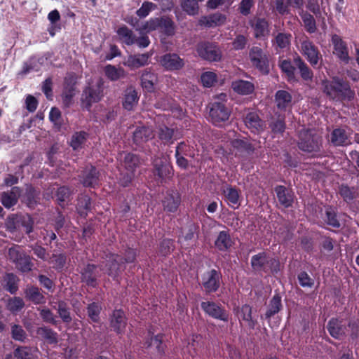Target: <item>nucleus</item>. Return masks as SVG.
Returning <instances> with one entry per match:
<instances>
[{"label": "nucleus", "instance_id": "f257e3e1", "mask_svg": "<svg viewBox=\"0 0 359 359\" xmlns=\"http://www.w3.org/2000/svg\"><path fill=\"white\" fill-rule=\"evenodd\" d=\"M320 85L323 93L331 101L350 102L355 97V90L350 82L341 76H334L330 79H323Z\"/></svg>", "mask_w": 359, "mask_h": 359}, {"label": "nucleus", "instance_id": "f03ea898", "mask_svg": "<svg viewBox=\"0 0 359 359\" xmlns=\"http://www.w3.org/2000/svg\"><path fill=\"white\" fill-rule=\"evenodd\" d=\"M250 264L252 270L259 273H276L280 271L278 259L271 257L264 251L253 255Z\"/></svg>", "mask_w": 359, "mask_h": 359}, {"label": "nucleus", "instance_id": "7ed1b4c3", "mask_svg": "<svg viewBox=\"0 0 359 359\" xmlns=\"http://www.w3.org/2000/svg\"><path fill=\"white\" fill-rule=\"evenodd\" d=\"M152 173L158 184H163L172 178L174 169L168 156H156L152 161Z\"/></svg>", "mask_w": 359, "mask_h": 359}, {"label": "nucleus", "instance_id": "20e7f679", "mask_svg": "<svg viewBox=\"0 0 359 359\" xmlns=\"http://www.w3.org/2000/svg\"><path fill=\"white\" fill-rule=\"evenodd\" d=\"M298 148L306 153H317L322 147V137L313 130L302 129L298 134Z\"/></svg>", "mask_w": 359, "mask_h": 359}, {"label": "nucleus", "instance_id": "39448f33", "mask_svg": "<svg viewBox=\"0 0 359 359\" xmlns=\"http://www.w3.org/2000/svg\"><path fill=\"white\" fill-rule=\"evenodd\" d=\"M104 81L99 78L95 83H89L83 90L81 104L84 109L90 110L93 103L100 102L103 97Z\"/></svg>", "mask_w": 359, "mask_h": 359}, {"label": "nucleus", "instance_id": "423d86ee", "mask_svg": "<svg viewBox=\"0 0 359 359\" xmlns=\"http://www.w3.org/2000/svg\"><path fill=\"white\" fill-rule=\"evenodd\" d=\"M8 255L10 261L15 264V268L22 273L32 271L34 266L31 257L27 255L23 249L15 245L8 249Z\"/></svg>", "mask_w": 359, "mask_h": 359}, {"label": "nucleus", "instance_id": "0eeeda50", "mask_svg": "<svg viewBox=\"0 0 359 359\" xmlns=\"http://www.w3.org/2000/svg\"><path fill=\"white\" fill-rule=\"evenodd\" d=\"M175 23L171 18L168 16L151 18L143 25V30L147 32L159 30L160 32L167 36L175 34Z\"/></svg>", "mask_w": 359, "mask_h": 359}, {"label": "nucleus", "instance_id": "6e6552de", "mask_svg": "<svg viewBox=\"0 0 359 359\" xmlns=\"http://www.w3.org/2000/svg\"><path fill=\"white\" fill-rule=\"evenodd\" d=\"M196 51L202 60L210 62H219L222 57V50L215 42L201 41L196 46Z\"/></svg>", "mask_w": 359, "mask_h": 359}, {"label": "nucleus", "instance_id": "1a4fd4ad", "mask_svg": "<svg viewBox=\"0 0 359 359\" xmlns=\"http://www.w3.org/2000/svg\"><path fill=\"white\" fill-rule=\"evenodd\" d=\"M300 52L313 68L322 67L323 56L318 47L307 36L301 40Z\"/></svg>", "mask_w": 359, "mask_h": 359}, {"label": "nucleus", "instance_id": "9d476101", "mask_svg": "<svg viewBox=\"0 0 359 359\" xmlns=\"http://www.w3.org/2000/svg\"><path fill=\"white\" fill-rule=\"evenodd\" d=\"M222 275L215 269L204 272L201 276V285L205 294L216 292L220 287Z\"/></svg>", "mask_w": 359, "mask_h": 359}, {"label": "nucleus", "instance_id": "9b49d317", "mask_svg": "<svg viewBox=\"0 0 359 359\" xmlns=\"http://www.w3.org/2000/svg\"><path fill=\"white\" fill-rule=\"evenodd\" d=\"M104 259L106 260L105 267L107 275L114 280H116L126 268L121 256L116 253L107 252H105Z\"/></svg>", "mask_w": 359, "mask_h": 359}, {"label": "nucleus", "instance_id": "f8f14e48", "mask_svg": "<svg viewBox=\"0 0 359 359\" xmlns=\"http://www.w3.org/2000/svg\"><path fill=\"white\" fill-rule=\"evenodd\" d=\"M201 309L212 318L223 322H228L229 311L220 303L214 301H205L201 303Z\"/></svg>", "mask_w": 359, "mask_h": 359}, {"label": "nucleus", "instance_id": "ddd939ff", "mask_svg": "<svg viewBox=\"0 0 359 359\" xmlns=\"http://www.w3.org/2000/svg\"><path fill=\"white\" fill-rule=\"evenodd\" d=\"M209 115L212 123L215 126H219L229 120L231 109L224 102L215 101L210 104Z\"/></svg>", "mask_w": 359, "mask_h": 359}, {"label": "nucleus", "instance_id": "4468645a", "mask_svg": "<svg viewBox=\"0 0 359 359\" xmlns=\"http://www.w3.org/2000/svg\"><path fill=\"white\" fill-rule=\"evenodd\" d=\"M109 325L111 330L118 335H123L128 325V318L123 310L114 309L109 315Z\"/></svg>", "mask_w": 359, "mask_h": 359}, {"label": "nucleus", "instance_id": "2eb2a0df", "mask_svg": "<svg viewBox=\"0 0 359 359\" xmlns=\"http://www.w3.org/2000/svg\"><path fill=\"white\" fill-rule=\"evenodd\" d=\"M97 267V265L94 264L88 263L86 264L79 271L81 281L88 287H97L99 285L98 278L100 276Z\"/></svg>", "mask_w": 359, "mask_h": 359}, {"label": "nucleus", "instance_id": "dca6fc26", "mask_svg": "<svg viewBox=\"0 0 359 359\" xmlns=\"http://www.w3.org/2000/svg\"><path fill=\"white\" fill-rule=\"evenodd\" d=\"M100 173L95 166L86 165L79 175L81 184L85 187L95 188L99 184Z\"/></svg>", "mask_w": 359, "mask_h": 359}, {"label": "nucleus", "instance_id": "f3484780", "mask_svg": "<svg viewBox=\"0 0 359 359\" xmlns=\"http://www.w3.org/2000/svg\"><path fill=\"white\" fill-rule=\"evenodd\" d=\"M249 57L252 65L264 74L269 72V65L266 55L262 49L258 46H253L249 52Z\"/></svg>", "mask_w": 359, "mask_h": 359}, {"label": "nucleus", "instance_id": "a211bd4d", "mask_svg": "<svg viewBox=\"0 0 359 359\" xmlns=\"http://www.w3.org/2000/svg\"><path fill=\"white\" fill-rule=\"evenodd\" d=\"M182 197L177 189H170L166 191L162 200V206L166 212L175 213L181 204Z\"/></svg>", "mask_w": 359, "mask_h": 359}, {"label": "nucleus", "instance_id": "6ab92c4d", "mask_svg": "<svg viewBox=\"0 0 359 359\" xmlns=\"http://www.w3.org/2000/svg\"><path fill=\"white\" fill-rule=\"evenodd\" d=\"M332 43L334 46V53L337 58L347 65L350 62L351 57L348 54V49L346 43L337 34L332 36Z\"/></svg>", "mask_w": 359, "mask_h": 359}, {"label": "nucleus", "instance_id": "aec40b11", "mask_svg": "<svg viewBox=\"0 0 359 359\" xmlns=\"http://www.w3.org/2000/svg\"><path fill=\"white\" fill-rule=\"evenodd\" d=\"M160 64L168 71H177L184 66V61L176 53H165L160 57Z\"/></svg>", "mask_w": 359, "mask_h": 359}, {"label": "nucleus", "instance_id": "412c9836", "mask_svg": "<svg viewBox=\"0 0 359 359\" xmlns=\"http://www.w3.org/2000/svg\"><path fill=\"white\" fill-rule=\"evenodd\" d=\"M338 194L343 199V201L351 206L359 198V189L358 187H351L348 184L342 183L338 187Z\"/></svg>", "mask_w": 359, "mask_h": 359}, {"label": "nucleus", "instance_id": "4be33fe9", "mask_svg": "<svg viewBox=\"0 0 359 359\" xmlns=\"http://www.w3.org/2000/svg\"><path fill=\"white\" fill-rule=\"evenodd\" d=\"M327 329L336 339H342L346 335L347 326L343 319L332 318L327 323Z\"/></svg>", "mask_w": 359, "mask_h": 359}, {"label": "nucleus", "instance_id": "5701e85b", "mask_svg": "<svg viewBox=\"0 0 359 359\" xmlns=\"http://www.w3.org/2000/svg\"><path fill=\"white\" fill-rule=\"evenodd\" d=\"M120 154L121 164L126 171L135 173L137 168L141 165L140 155L128 151H122Z\"/></svg>", "mask_w": 359, "mask_h": 359}, {"label": "nucleus", "instance_id": "b1692460", "mask_svg": "<svg viewBox=\"0 0 359 359\" xmlns=\"http://www.w3.org/2000/svg\"><path fill=\"white\" fill-rule=\"evenodd\" d=\"M21 193L20 187H13L9 191L0 194V201L5 208L11 209L18 203Z\"/></svg>", "mask_w": 359, "mask_h": 359}, {"label": "nucleus", "instance_id": "393cba45", "mask_svg": "<svg viewBox=\"0 0 359 359\" xmlns=\"http://www.w3.org/2000/svg\"><path fill=\"white\" fill-rule=\"evenodd\" d=\"M41 192L32 185H27L22 195L21 201L30 209H34L40 203Z\"/></svg>", "mask_w": 359, "mask_h": 359}, {"label": "nucleus", "instance_id": "a878e982", "mask_svg": "<svg viewBox=\"0 0 359 359\" xmlns=\"http://www.w3.org/2000/svg\"><path fill=\"white\" fill-rule=\"evenodd\" d=\"M278 203L285 208H289L292 206L294 203V192L283 185H277L274 188Z\"/></svg>", "mask_w": 359, "mask_h": 359}, {"label": "nucleus", "instance_id": "bb28decb", "mask_svg": "<svg viewBox=\"0 0 359 359\" xmlns=\"http://www.w3.org/2000/svg\"><path fill=\"white\" fill-rule=\"evenodd\" d=\"M235 311L241 325H242L241 321H245L250 329H255L257 324V320L252 318V308L251 306L245 304L241 307L236 309Z\"/></svg>", "mask_w": 359, "mask_h": 359}, {"label": "nucleus", "instance_id": "cd10ccee", "mask_svg": "<svg viewBox=\"0 0 359 359\" xmlns=\"http://www.w3.org/2000/svg\"><path fill=\"white\" fill-rule=\"evenodd\" d=\"M36 333L39 339L50 345H57L59 342V334L47 325H41L36 328Z\"/></svg>", "mask_w": 359, "mask_h": 359}, {"label": "nucleus", "instance_id": "c85d7f7f", "mask_svg": "<svg viewBox=\"0 0 359 359\" xmlns=\"http://www.w3.org/2000/svg\"><path fill=\"white\" fill-rule=\"evenodd\" d=\"M158 137L163 144L170 145L180 138L178 130L169 128L165 125L159 126L158 128Z\"/></svg>", "mask_w": 359, "mask_h": 359}, {"label": "nucleus", "instance_id": "c756f323", "mask_svg": "<svg viewBox=\"0 0 359 359\" xmlns=\"http://www.w3.org/2000/svg\"><path fill=\"white\" fill-rule=\"evenodd\" d=\"M138 92L133 86H128L124 91L122 106L127 111H132L136 107L139 101Z\"/></svg>", "mask_w": 359, "mask_h": 359}, {"label": "nucleus", "instance_id": "7c9ffc66", "mask_svg": "<svg viewBox=\"0 0 359 359\" xmlns=\"http://www.w3.org/2000/svg\"><path fill=\"white\" fill-rule=\"evenodd\" d=\"M250 25L253 29L254 36L257 39H264L269 35V25L265 18H257L250 22Z\"/></svg>", "mask_w": 359, "mask_h": 359}, {"label": "nucleus", "instance_id": "2f4dec72", "mask_svg": "<svg viewBox=\"0 0 359 359\" xmlns=\"http://www.w3.org/2000/svg\"><path fill=\"white\" fill-rule=\"evenodd\" d=\"M323 221L325 224L334 229H341L343 226L342 222L338 217L337 208L327 205L325 206V215Z\"/></svg>", "mask_w": 359, "mask_h": 359}, {"label": "nucleus", "instance_id": "473e14b6", "mask_svg": "<svg viewBox=\"0 0 359 359\" xmlns=\"http://www.w3.org/2000/svg\"><path fill=\"white\" fill-rule=\"evenodd\" d=\"M244 121L245 126L255 133H259L263 131L265 127L264 121L254 111L248 113L245 117Z\"/></svg>", "mask_w": 359, "mask_h": 359}, {"label": "nucleus", "instance_id": "72a5a7b5", "mask_svg": "<svg viewBox=\"0 0 359 359\" xmlns=\"http://www.w3.org/2000/svg\"><path fill=\"white\" fill-rule=\"evenodd\" d=\"M304 3V0H275L276 10L279 14L284 15L290 13V6L303 9Z\"/></svg>", "mask_w": 359, "mask_h": 359}, {"label": "nucleus", "instance_id": "f704fd0d", "mask_svg": "<svg viewBox=\"0 0 359 359\" xmlns=\"http://www.w3.org/2000/svg\"><path fill=\"white\" fill-rule=\"evenodd\" d=\"M13 220L12 222H8V229L13 231L16 230L17 229V224L18 225H21L25 228V231L27 233H29L33 231V224L34 222L32 219V217L29 215H20V216H15L13 217Z\"/></svg>", "mask_w": 359, "mask_h": 359}, {"label": "nucleus", "instance_id": "c9c22d12", "mask_svg": "<svg viewBox=\"0 0 359 359\" xmlns=\"http://www.w3.org/2000/svg\"><path fill=\"white\" fill-rule=\"evenodd\" d=\"M154 137L153 130L150 127L139 126L133 132V140L136 145H141Z\"/></svg>", "mask_w": 359, "mask_h": 359}, {"label": "nucleus", "instance_id": "e433bc0d", "mask_svg": "<svg viewBox=\"0 0 359 359\" xmlns=\"http://www.w3.org/2000/svg\"><path fill=\"white\" fill-rule=\"evenodd\" d=\"M233 90L241 95H249L254 93L255 86L253 83L243 79H236L231 83Z\"/></svg>", "mask_w": 359, "mask_h": 359}, {"label": "nucleus", "instance_id": "4c0bfd02", "mask_svg": "<svg viewBox=\"0 0 359 359\" xmlns=\"http://www.w3.org/2000/svg\"><path fill=\"white\" fill-rule=\"evenodd\" d=\"M141 86L144 90L148 93H152L154 91L155 85L158 82V76L154 73L149 70L148 69H144L141 75Z\"/></svg>", "mask_w": 359, "mask_h": 359}, {"label": "nucleus", "instance_id": "58836bf2", "mask_svg": "<svg viewBox=\"0 0 359 359\" xmlns=\"http://www.w3.org/2000/svg\"><path fill=\"white\" fill-rule=\"evenodd\" d=\"M25 298L34 304H43L46 302V298L43 291L36 286L27 287L25 290Z\"/></svg>", "mask_w": 359, "mask_h": 359}, {"label": "nucleus", "instance_id": "ea45409f", "mask_svg": "<svg viewBox=\"0 0 359 359\" xmlns=\"http://www.w3.org/2000/svg\"><path fill=\"white\" fill-rule=\"evenodd\" d=\"M150 56L151 54L149 53L130 55L125 62V65L128 66L131 69L144 67L148 64Z\"/></svg>", "mask_w": 359, "mask_h": 359}, {"label": "nucleus", "instance_id": "a19ab883", "mask_svg": "<svg viewBox=\"0 0 359 359\" xmlns=\"http://www.w3.org/2000/svg\"><path fill=\"white\" fill-rule=\"evenodd\" d=\"M282 309V297L279 293H276L269 302L267 310L264 314L265 319L270 320L271 317L277 314Z\"/></svg>", "mask_w": 359, "mask_h": 359}, {"label": "nucleus", "instance_id": "79ce46f5", "mask_svg": "<svg viewBox=\"0 0 359 359\" xmlns=\"http://www.w3.org/2000/svg\"><path fill=\"white\" fill-rule=\"evenodd\" d=\"M226 19L225 15L221 13H215L208 16L202 17L199 20V24L207 27H214L224 25Z\"/></svg>", "mask_w": 359, "mask_h": 359}, {"label": "nucleus", "instance_id": "37998d69", "mask_svg": "<svg viewBox=\"0 0 359 359\" xmlns=\"http://www.w3.org/2000/svg\"><path fill=\"white\" fill-rule=\"evenodd\" d=\"M292 95L285 90H278L275 94V102L277 108L281 111H285L292 106Z\"/></svg>", "mask_w": 359, "mask_h": 359}, {"label": "nucleus", "instance_id": "c03bdc74", "mask_svg": "<svg viewBox=\"0 0 359 359\" xmlns=\"http://www.w3.org/2000/svg\"><path fill=\"white\" fill-rule=\"evenodd\" d=\"M293 63L299 69L300 76L304 81H312L313 73L304 60L298 55L293 59Z\"/></svg>", "mask_w": 359, "mask_h": 359}, {"label": "nucleus", "instance_id": "a18cd8bd", "mask_svg": "<svg viewBox=\"0 0 359 359\" xmlns=\"http://www.w3.org/2000/svg\"><path fill=\"white\" fill-rule=\"evenodd\" d=\"M233 245V241L228 231L219 233L215 241V247L222 252L228 250Z\"/></svg>", "mask_w": 359, "mask_h": 359}, {"label": "nucleus", "instance_id": "49530a36", "mask_svg": "<svg viewBox=\"0 0 359 359\" xmlns=\"http://www.w3.org/2000/svg\"><path fill=\"white\" fill-rule=\"evenodd\" d=\"M281 71L285 74L287 80L290 83H297L299 79L295 75L296 67L293 66L289 60H283L279 62Z\"/></svg>", "mask_w": 359, "mask_h": 359}, {"label": "nucleus", "instance_id": "de8ad7c7", "mask_svg": "<svg viewBox=\"0 0 359 359\" xmlns=\"http://www.w3.org/2000/svg\"><path fill=\"white\" fill-rule=\"evenodd\" d=\"M92 201L91 198L87 195H83L78 198L76 205V211L78 214L86 218L89 212L92 210Z\"/></svg>", "mask_w": 359, "mask_h": 359}, {"label": "nucleus", "instance_id": "09e8293b", "mask_svg": "<svg viewBox=\"0 0 359 359\" xmlns=\"http://www.w3.org/2000/svg\"><path fill=\"white\" fill-rule=\"evenodd\" d=\"M331 143L335 147L345 146L348 143V137L344 129L335 128L331 133Z\"/></svg>", "mask_w": 359, "mask_h": 359}, {"label": "nucleus", "instance_id": "8fccbe9b", "mask_svg": "<svg viewBox=\"0 0 359 359\" xmlns=\"http://www.w3.org/2000/svg\"><path fill=\"white\" fill-rule=\"evenodd\" d=\"M13 354L15 359L36 358V350L30 346H18L14 349Z\"/></svg>", "mask_w": 359, "mask_h": 359}, {"label": "nucleus", "instance_id": "3c124183", "mask_svg": "<svg viewBox=\"0 0 359 359\" xmlns=\"http://www.w3.org/2000/svg\"><path fill=\"white\" fill-rule=\"evenodd\" d=\"M105 76L111 81H116L126 76L125 70L122 67H116L111 65H107L104 67Z\"/></svg>", "mask_w": 359, "mask_h": 359}, {"label": "nucleus", "instance_id": "603ef678", "mask_svg": "<svg viewBox=\"0 0 359 359\" xmlns=\"http://www.w3.org/2000/svg\"><path fill=\"white\" fill-rule=\"evenodd\" d=\"M164 334H158L154 337H151L149 339L146 341L147 347L155 346L157 353L160 355H163L165 354V350L166 348V345L163 344Z\"/></svg>", "mask_w": 359, "mask_h": 359}, {"label": "nucleus", "instance_id": "864d4df0", "mask_svg": "<svg viewBox=\"0 0 359 359\" xmlns=\"http://www.w3.org/2000/svg\"><path fill=\"white\" fill-rule=\"evenodd\" d=\"M72 191L68 187L62 186L57 189L55 197L57 203L62 208H65L70 201Z\"/></svg>", "mask_w": 359, "mask_h": 359}, {"label": "nucleus", "instance_id": "5fc2aeb1", "mask_svg": "<svg viewBox=\"0 0 359 359\" xmlns=\"http://www.w3.org/2000/svg\"><path fill=\"white\" fill-rule=\"evenodd\" d=\"M231 144L233 148L239 152H245L248 154H251L255 151L253 144L245 140L235 139L231 141Z\"/></svg>", "mask_w": 359, "mask_h": 359}, {"label": "nucleus", "instance_id": "6e6d98bb", "mask_svg": "<svg viewBox=\"0 0 359 359\" xmlns=\"http://www.w3.org/2000/svg\"><path fill=\"white\" fill-rule=\"evenodd\" d=\"M102 309V305L100 302H93L89 304L86 307L88 317L92 322L99 323Z\"/></svg>", "mask_w": 359, "mask_h": 359}, {"label": "nucleus", "instance_id": "4d7b16f0", "mask_svg": "<svg viewBox=\"0 0 359 359\" xmlns=\"http://www.w3.org/2000/svg\"><path fill=\"white\" fill-rule=\"evenodd\" d=\"M57 312L59 317L62 319L63 323H70L72 321V317L71 315V309L67 303L63 300H60L57 302Z\"/></svg>", "mask_w": 359, "mask_h": 359}, {"label": "nucleus", "instance_id": "13d9d810", "mask_svg": "<svg viewBox=\"0 0 359 359\" xmlns=\"http://www.w3.org/2000/svg\"><path fill=\"white\" fill-rule=\"evenodd\" d=\"M18 277L13 273H7L4 277L5 288L11 294H15L18 290Z\"/></svg>", "mask_w": 359, "mask_h": 359}, {"label": "nucleus", "instance_id": "bf43d9fd", "mask_svg": "<svg viewBox=\"0 0 359 359\" xmlns=\"http://www.w3.org/2000/svg\"><path fill=\"white\" fill-rule=\"evenodd\" d=\"M299 15L304 22L306 32L310 34L316 32L317 28L313 16L307 11H304L303 9L299 12Z\"/></svg>", "mask_w": 359, "mask_h": 359}, {"label": "nucleus", "instance_id": "052dcab7", "mask_svg": "<svg viewBox=\"0 0 359 359\" xmlns=\"http://www.w3.org/2000/svg\"><path fill=\"white\" fill-rule=\"evenodd\" d=\"M291 39L290 33L280 32L275 37L273 46L276 50L287 48L290 46Z\"/></svg>", "mask_w": 359, "mask_h": 359}, {"label": "nucleus", "instance_id": "680f3d73", "mask_svg": "<svg viewBox=\"0 0 359 359\" xmlns=\"http://www.w3.org/2000/svg\"><path fill=\"white\" fill-rule=\"evenodd\" d=\"M116 33L126 45L130 46L135 43V35L133 34V31L126 25L120 27L117 29Z\"/></svg>", "mask_w": 359, "mask_h": 359}, {"label": "nucleus", "instance_id": "e2e57ef3", "mask_svg": "<svg viewBox=\"0 0 359 359\" xmlns=\"http://www.w3.org/2000/svg\"><path fill=\"white\" fill-rule=\"evenodd\" d=\"M88 137V133L85 131L74 133L71 138L70 146L73 150H79L82 148Z\"/></svg>", "mask_w": 359, "mask_h": 359}, {"label": "nucleus", "instance_id": "0e129e2a", "mask_svg": "<svg viewBox=\"0 0 359 359\" xmlns=\"http://www.w3.org/2000/svg\"><path fill=\"white\" fill-rule=\"evenodd\" d=\"M223 193L226 200L232 207H233L234 205H236L237 208L238 207L240 196L237 189L231 186H228L225 189H224Z\"/></svg>", "mask_w": 359, "mask_h": 359}, {"label": "nucleus", "instance_id": "69168bd1", "mask_svg": "<svg viewBox=\"0 0 359 359\" xmlns=\"http://www.w3.org/2000/svg\"><path fill=\"white\" fill-rule=\"evenodd\" d=\"M11 334L13 340L24 342L27 338V334L23 327L18 324H13L11 326Z\"/></svg>", "mask_w": 359, "mask_h": 359}, {"label": "nucleus", "instance_id": "338daca9", "mask_svg": "<svg viewBox=\"0 0 359 359\" xmlns=\"http://www.w3.org/2000/svg\"><path fill=\"white\" fill-rule=\"evenodd\" d=\"M175 156H183L194 158L195 154L193 147L183 141L178 143L177 145Z\"/></svg>", "mask_w": 359, "mask_h": 359}, {"label": "nucleus", "instance_id": "774afa93", "mask_svg": "<svg viewBox=\"0 0 359 359\" xmlns=\"http://www.w3.org/2000/svg\"><path fill=\"white\" fill-rule=\"evenodd\" d=\"M39 315L43 321L46 323H49L53 325L57 326L59 320H57L56 316L48 308L39 309Z\"/></svg>", "mask_w": 359, "mask_h": 359}]
</instances>
